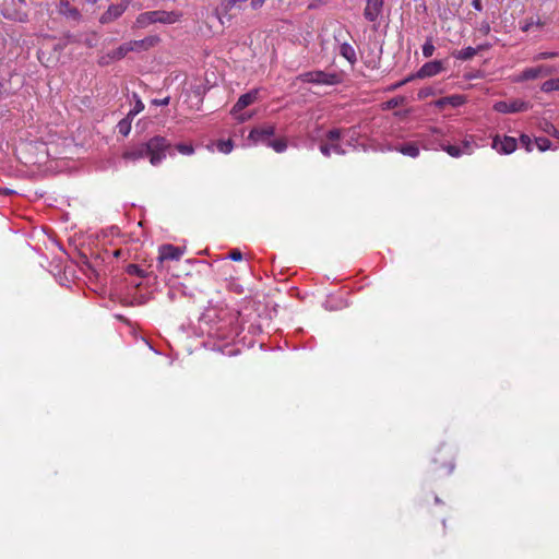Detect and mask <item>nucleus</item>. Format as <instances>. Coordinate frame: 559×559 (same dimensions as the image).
Masks as SVG:
<instances>
[{"mask_svg": "<svg viewBox=\"0 0 559 559\" xmlns=\"http://www.w3.org/2000/svg\"><path fill=\"white\" fill-rule=\"evenodd\" d=\"M170 147L169 141L160 135L151 138L147 142L130 146L122 153L126 160L135 162L148 157L153 166H157L166 157V151Z\"/></svg>", "mask_w": 559, "mask_h": 559, "instance_id": "f257e3e1", "label": "nucleus"}, {"mask_svg": "<svg viewBox=\"0 0 559 559\" xmlns=\"http://www.w3.org/2000/svg\"><path fill=\"white\" fill-rule=\"evenodd\" d=\"M182 14L178 11L155 10L140 13L133 25L132 29L146 28L152 24H174L180 21Z\"/></svg>", "mask_w": 559, "mask_h": 559, "instance_id": "f03ea898", "label": "nucleus"}, {"mask_svg": "<svg viewBox=\"0 0 559 559\" xmlns=\"http://www.w3.org/2000/svg\"><path fill=\"white\" fill-rule=\"evenodd\" d=\"M297 80L304 83H313L319 85H336L341 82L337 73H329L321 70L301 73Z\"/></svg>", "mask_w": 559, "mask_h": 559, "instance_id": "7ed1b4c3", "label": "nucleus"}, {"mask_svg": "<svg viewBox=\"0 0 559 559\" xmlns=\"http://www.w3.org/2000/svg\"><path fill=\"white\" fill-rule=\"evenodd\" d=\"M340 139H341V130L340 129H332L326 133V142H323L320 145V152L326 156L330 157L332 153L337 155L345 154V151L340 145Z\"/></svg>", "mask_w": 559, "mask_h": 559, "instance_id": "20e7f679", "label": "nucleus"}, {"mask_svg": "<svg viewBox=\"0 0 559 559\" xmlns=\"http://www.w3.org/2000/svg\"><path fill=\"white\" fill-rule=\"evenodd\" d=\"M247 0H224L217 9V16L222 24L230 20L242 9Z\"/></svg>", "mask_w": 559, "mask_h": 559, "instance_id": "39448f33", "label": "nucleus"}, {"mask_svg": "<svg viewBox=\"0 0 559 559\" xmlns=\"http://www.w3.org/2000/svg\"><path fill=\"white\" fill-rule=\"evenodd\" d=\"M532 108V104L522 99H512L509 102L500 100L495 103L493 110L501 114H515L526 111Z\"/></svg>", "mask_w": 559, "mask_h": 559, "instance_id": "423d86ee", "label": "nucleus"}, {"mask_svg": "<svg viewBox=\"0 0 559 559\" xmlns=\"http://www.w3.org/2000/svg\"><path fill=\"white\" fill-rule=\"evenodd\" d=\"M131 0H121L118 4H111L99 16L100 24H109L118 20L129 8Z\"/></svg>", "mask_w": 559, "mask_h": 559, "instance_id": "0eeeda50", "label": "nucleus"}, {"mask_svg": "<svg viewBox=\"0 0 559 559\" xmlns=\"http://www.w3.org/2000/svg\"><path fill=\"white\" fill-rule=\"evenodd\" d=\"M274 133L275 127L273 124H264L261 127L253 128L250 131L248 139L255 144L262 143L264 145H267Z\"/></svg>", "mask_w": 559, "mask_h": 559, "instance_id": "6e6552de", "label": "nucleus"}, {"mask_svg": "<svg viewBox=\"0 0 559 559\" xmlns=\"http://www.w3.org/2000/svg\"><path fill=\"white\" fill-rule=\"evenodd\" d=\"M491 146L500 154H511L516 150L518 141L513 136H500L497 134L492 139Z\"/></svg>", "mask_w": 559, "mask_h": 559, "instance_id": "1a4fd4ad", "label": "nucleus"}, {"mask_svg": "<svg viewBox=\"0 0 559 559\" xmlns=\"http://www.w3.org/2000/svg\"><path fill=\"white\" fill-rule=\"evenodd\" d=\"M160 41L159 36L157 35H148L144 37L143 39L139 40H130L127 41L129 46L130 52H142L146 51L155 46H157Z\"/></svg>", "mask_w": 559, "mask_h": 559, "instance_id": "9d476101", "label": "nucleus"}, {"mask_svg": "<svg viewBox=\"0 0 559 559\" xmlns=\"http://www.w3.org/2000/svg\"><path fill=\"white\" fill-rule=\"evenodd\" d=\"M383 0H366L364 17L368 22H377L383 12Z\"/></svg>", "mask_w": 559, "mask_h": 559, "instance_id": "9b49d317", "label": "nucleus"}, {"mask_svg": "<svg viewBox=\"0 0 559 559\" xmlns=\"http://www.w3.org/2000/svg\"><path fill=\"white\" fill-rule=\"evenodd\" d=\"M438 455L433 459L435 471H445V475H450L454 469L453 456L450 452L443 453V450L438 451Z\"/></svg>", "mask_w": 559, "mask_h": 559, "instance_id": "f8f14e48", "label": "nucleus"}, {"mask_svg": "<svg viewBox=\"0 0 559 559\" xmlns=\"http://www.w3.org/2000/svg\"><path fill=\"white\" fill-rule=\"evenodd\" d=\"M129 52L128 43H123L118 48L107 52L105 56H102L98 62L100 66H107L111 61L123 59Z\"/></svg>", "mask_w": 559, "mask_h": 559, "instance_id": "ddd939ff", "label": "nucleus"}, {"mask_svg": "<svg viewBox=\"0 0 559 559\" xmlns=\"http://www.w3.org/2000/svg\"><path fill=\"white\" fill-rule=\"evenodd\" d=\"M443 70V64L439 60L426 62L418 71V79L431 78L439 74Z\"/></svg>", "mask_w": 559, "mask_h": 559, "instance_id": "4468645a", "label": "nucleus"}, {"mask_svg": "<svg viewBox=\"0 0 559 559\" xmlns=\"http://www.w3.org/2000/svg\"><path fill=\"white\" fill-rule=\"evenodd\" d=\"M551 72H552L551 68L547 67V66L527 68L521 73L520 80H522V81L535 80L540 76H547V75L551 74Z\"/></svg>", "mask_w": 559, "mask_h": 559, "instance_id": "2eb2a0df", "label": "nucleus"}, {"mask_svg": "<svg viewBox=\"0 0 559 559\" xmlns=\"http://www.w3.org/2000/svg\"><path fill=\"white\" fill-rule=\"evenodd\" d=\"M257 98H258V91L257 90H253V91H250V92H248L246 94H242L238 98L237 103L234 105L231 112L236 114L238 111H241L246 107H248L251 104H253L257 100Z\"/></svg>", "mask_w": 559, "mask_h": 559, "instance_id": "dca6fc26", "label": "nucleus"}, {"mask_svg": "<svg viewBox=\"0 0 559 559\" xmlns=\"http://www.w3.org/2000/svg\"><path fill=\"white\" fill-rule=\"evenodd\" d=\"M183 251L179 247H175L173 245H164L159 248V260H175L178 261Z\"/></svg>", "mask_w": 559, "mask_h": 559, "instance_id": "f3484780", "label": "nucleus"}, {"mask_svg": "<svg viewBox=\"0 0 559 559\" xmlns=\"http://www.w3.org/2000/svg\"><path fill=\"white\" fill-rule=\"evenodd\" d=\"M58 12L61 15L70 17L74 21L81 20V13L78 8L73 7L69 0H60L58 3Z\"/></svg>", "mask_w": 559, "mask_h": 559, "instance_id": "a211bd4d", "label": "nucleus"}, {"mask_svg": "<svg viewBox=\"0 0 559 559\" xmlns=\"http://www.w3.org/2000/svg\"><path fill=\"white\" fill-rule=\"evenodd\" d=\"M464 103H465L464 96L451 95V96H445V97H441V98L437 99L435 102V106L439 109H443L447 106L455 108V107L462 106Z\"/></svg>", "mask_w": 559, "mask_h": 559, "instance_id": "6ab92c4d", "label": "nucleus"}, {"mask_svg": "<svg viewBox=\"0 0 559 559\" xmlns=\"http://www.w3.org/2000/svg\"><path fill=\"white\" fill-rule=\"evenodd\" d=\"M392 150L400 152L403 155L416 158L419 156V146L416 142H408L393 147Z\"/></svg>", "mask_w": 559, "mask_h": 559, "instance_id": "aec40b11", "label": "nucleus"}, {"mask_svg": "<svg viewBox=\"0 0 559 559\" xmlns=\"http://www.w3.org/2000/svg\"><path fill=\"white\" fill-rule=\"evenodd\" d=\"M486 47L487 46H484V45H479L477 48L466 47L464 49L455 51L453 53V56H454V58H456L459 60H463V61L471 60L477 55L478 51H481Z\"/></svg>", "mask_w": 559, "mask_h": 559, "instance_id": "412c9836", "label": "nucleus"}, {"mask_svg": "<svg viewBox=\"0 0 559 559\" xmlns=\"http://www.w3.org/2000/svg\"><path fill=\"white\" fill-rule=\"evenodd\" d=\"M340 53L344 57L348 62L354 64L357 60L356 51L350 44L344 43L341 45Z\"/></svg>", "mask_w": 559, "mask_h": 559, "instance_id": "4be33fe9", "label": "nucleus"}, {"mask_svg": "<svg viewBox=\"0 0 559 559\" xmlns=\"http://www.w3.org/2000/svg\"><path fill=\"white\" fill-rule=\"evenodd\" d=\"M132 119H133L132 117H129V115H127L126 118H123L122 120L119 121L117 128H118L119 133L122 134L123 136H127L130 133Z\"/></svg>", "mask_w": 559, "mask_h": 559, "instance_id": "5701e85b", "label": "nucleus"}, {"mask_svg": "<svg viewBox=\"0 0 559 559\" xmlns=\"http://www.w3.org/2000/svg\"><path fill=\"white\" fill-rule=\"evenodd\" d=\"M266 146L272 147L275 152L282 153L287 148V141L284 138L271 139Z\"/></svg>", "mask_w": 559, "mask_h": 559, "instance_id": "b1692460", "label": "nucleus"}, {"mask_svg": "<svg viewBox=\"0 0 559 559\" xmlns=\"http://www.w3.org/2000/svg\"><path fill=\"white\" fill-rule=\"evenodd\" d=\"M545 24L546 23L540 19H537L536 21H534L533 19H527L523 22L520 28L522 32L527 33L528 31H531L533 26L543 27L545 26Z\"/></svg>", "mask_w": 559, "mask_h": 559, "instance_id": "393cba45", "label": "nucleus"}, {"mask_svg": "<svg viewBox=\"0 0 559 559\" xmlns=\"http://www.w3.org/2000/svg\"><path fill=\"white\" fill-rule=\"evenodd\" d=\"M542 91L545 93L559 91V78L545 81L542 85Z\"/></svg>", "mask_w": 559, "mask_h": 559, "instance_id": "a878e982", "label": "nucleus"}, {"mask_svg": "<svg viewBox=\"0 0 559 559\" xmlns=\"http://www.w3.org/2000/svg\"><path fill=\"white\" fill-rule=\"evenodd\" d=\"M133 98L135 100L133 109H131L128 115L129 117L134 118L138 114H140L144 109V104L136 93H133Z\"/></svg>", "mask_w": 559, "mask_h": 559, "instance_id": "bb28decb", "label": "nucleus"}, {"mask_svg": "<svg viewBox=\"0 0 559 559\" xmlns=\"http://www.w3.org/2000/svg\"><path fill=\"white\" fill-rule=\"evenodd\" d=\"M441 147L452 157H460L463 154V151L457 145L442 144Z\"/></svg>", "mask_w": 559, "mask_h": 559, "instance_id": "cd10ccee", "label": "nucleus"}, {"mask_svg": "<svg viewBox=\"0 0 559 559\" xmlns=\"http://www.w3.org/2000/svg\"><path fill=\"white\" fill-rule=\"evenodd\" d=\"M542 129L549 135L559 139V130L551 122L545 120L542 123Z\"/></svg>", "mask_w": 559, "mask_h": 559, "instance_id": "c85d7f7f", "label": "nucleus"}, {"mask_svg": "<svg viewBox=\"0 0 559 559\" xmlns=\"http://www.w3.org/2000/svg\"><path fill=\"white\" fill-rule=\"evenodd\" d=\"M404 102H405V97H403V96L393 97V98L389 99L386 103H384V108L393 109L399 106H402L404 104Z\"/></svg>", "mask_w": 559, "mask_h": 559, "instance_id": "c756f323", "label": "nucleus"}, {"mask_svg": "<svg viewBox=\"0 0 559 559\" xmlns=\"http://www.w3.org/2000/svg\"><path fill=\"white\" fill-rule=\"evenodd\" d=\"M535 143L540 152H545L551 147V141L547 138H536Z\"/></svg>", "mask_w": 559, "mask_h": 559, "instance_id": "7c9ffc66", "label": "nucleus"}, {"mask_svg": "<svg viewBox=\"0 0 559 559\" xmlns=\"http://www.w3.org/2000/svg\"><path fill=\"white\" fill-rule=\"evenodd\" d=\"M233 147H234V144H233L231 140H227V141L222 140V141H218V143H217L218 151L224 154L230 153Z\"/></svg>", "mask_w": 559, "mask_h": 559, "instance_id": "2f4dec72", "label": "nucleus"}, {"mask_svg": "<svg viewBox=\"0 0 559 559\" xmlns=\"http://www.w3.org/2000/svg\"><path fill=\"white\" fill-rule=\"evenodd\" d=\"M436 48L432 44V40L431 39H428L424 45H423V55L425 58H429L433 55Z\"/></svg>", "mask_w": 559, "mask_h": 559, "instance_id": "473e14b6", "label": "nucleus"}, {"mask_svg": "<svg viewBox=\"0 0 559 559\" xmlns=\"http://www.w3.org/2000/svg\"><path fill=\"white\" fill-rule=\"evenodd\" d=\"M126 271L129 275H136L139 277L144 276V271L136 264H129Z\"/></svg>", "mask_w": 559, "mask_h": 559, "instance_id": "72a5a7b5", "label": "nucleus"}, {"mask_svg": "<svg viewBox=\"0 0 559 559\" xmlns=\"http://www.w3.org/2000/svg\"><path fill=\"white\" fill-rule=\"evenodd\" d=\"M177 151L183 155H191L194 152V148L191 144L180 143L176 146Z\"/></svg>", "mask_w": 559, "mask_h": 559, "instance_id": "f704fd0d", "label": "nucleus"}, {"mask_svg": "<svg viewBox=\"0 0 559 559\" xmlns=\"http://www.w3.org/2000/svg\"><path fill=\"white\" fill-rule=\"evenodd\" d=\"M521 144L525 147L527 152H532V140L527 134H522L520 136Z\"/></svg>", "mask_w": 559, "mask_h": 559, "instance_id": "c9c22d12", "label": "nucleus"}, {"mask_svg": "<svg viewBox=\"0 0 559 559\" xmlns=\"http://www.w3.org/2000/svg\"><path fill=\"white\" fill-rule=\"evenodd\" d=\"M557 56H558V52H552V51L540 52L535 57V60L551 59V58H556Z\"/></svg>", "mask_w": 559, "mask_h": 559, "instance_id": "e433bc0d", "label": "nucleus"}, {"mask_svg": "<svg viewBox=\"0 0 559 559\" xmlns=\"http://www.w3.org/2000/svg\"><path fill=\"white\" fill-rule=\"evenodd\" d=\"M229 258L233 261H241L242 260V253L239 249H234L229 252Z\"/></svg>", "mask_w": 559, "mask_h": 559, "instance_id": "4c0bfd02", "label": "nucleus"}, {"mask_svg": "<svg viewBox=\"0 0 559 559\" xmlns=\"http://www.w3.org/2000/svg\"><path fill=\"white\" fill-rule=\"evenodd\" d=\"M463 154H472L473 147L469 141H464L463 146L461 147Z\"/></svg>", "mask_w": 559, "mask_h": 559, "instance_id": "58836bf2", "label": "nucleus"}, {"mask_svg": "<svg viewBox=\"0 0 559 559\" xmlns=\"http://www.w3.org/2000/svg\"><path fill=\"white\" fill-rule=\"evenodd\" d=\"M169 100L170 98L169 97H165L163 99H153L152 100V104L153 105H156V106H166L169 104Z\"/></svg>", "mask_w": 559, "mask_h": 559, "instance_id": "ea45409f", "label": "nucleus"}, {"mask_svg": "<svg viewBox=\"0 0 559 559\" xmlns=\"http://www.w3.org/2000/svg\"><path fill=\"white\" fill-rule=\"evenodd\" d=\"M415 79H418L417 76V72L416 73H413V74H409L408 76H406L404 80H402V82H404V85L412 82L413 80Z\"/></svg>", "mask_w": 559, "mask_h": 559, "instance_id": "a19ab883", "label": "nucleus"}, {"mask_svg": "<svg viewBox=\"0 0 559 559\" xmlns=\"http://www.w3.org/2000/svg\"><path fill=\"white\" fill-rule=\"evenodd\" d=\"M403 85H404V82L399 81V82L392 84L391 86H389L388 91H395V90L402 87Z\"/></svg>", "mask_w": 559, "mask_h": 559, "instance_id": "79ce46f5", "label": "nucleus"}, {"mask_svg": "<svg viewBox=\"0 0 559 559\" xmlns=\"http://www.w3.org/2000/svg\"><path fill=\"white\" fill-rule=\"evenodd\" d=\"M473 7H474V9H475V10H477V11H481V10H483V7H481V2H480V0H474V1H473Z\"/></svg>", "mask_w": 559, "mask_h": 559, "instance_id": "37998d69", "label": "nucleus"}, {"mask_svg": "<svg viewBox=\"0 0 559 559\" xmlns=\"http://www.w3.org/2000/svg\"><path fill=\"white\" fill-rule=\"evenodd\" d=\"M427 95H429V91H427V90H420L419 93H418V97L419 98H424Z\"/></svg>", "mask_w": 559, "mask_h": 559, "instance_id": "c03bdc74", "label": "nucleus"}, {"mask_svg": "<svg viewBox=\"0 0 559 559\" xmlns=\"http://www.w3.org/2000/svg\"><path fill=\"white\" fill-rule=\"evenodd\" d=\"M0 193H2V194H10V193H12V191L10 189H7V188H4V189L0 188Z\"/></svg>", "mask_w": 559, "mask_h": 559, "instance_id": "a18cd8bd", "label": "nucleus"}, {"mask_svg": "<svg viewBox=\"0 0 559 559\" xmlns=\"http://www.w3.org/2000/svg\"><path fill=\"white\" fill-rule=\"evenodd\" d=\"M112 254H114V257L119 258L121 255V250L117 249V250L114 251Z\"/></svg>", "mask_w": 559, "mask_h": 559, "instance_id": "49530a36", "label": "nucleus"}, {"mask_svg": "<svg viewBox=\"0 0 559 559\" xmlns=\"http://www.w3.org/2000/svg\"><path fill=\"white\" fill-rule=\"evenodd\" d=\"M435 502L437 504H442L443 503L442 500L438 496H435Z\"/></svg>", "mask_w": 559, "mask_h": 559, "instance_id": "de8ad7c7", "label": "nucleus"}, {"mask_svg": "<svg viewBox=\"0 0 559 559\" xmlns=\"http://www.w3.org/2000/svg\"><path fill=\"white\" fill-rule=\"evenodd\" d=\"M19 2L25 4L26 0H19Z\"/></svg>", "mask_w": 559, "mask_h": 559, "instance_id": "09e8293b", "label": "nucleus"}]
</instances>
